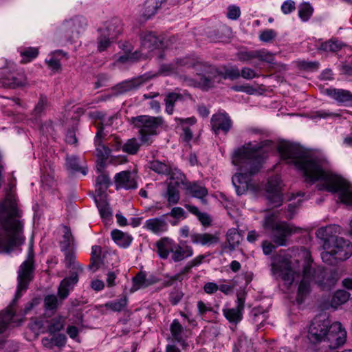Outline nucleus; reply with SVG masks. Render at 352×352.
Returning <instances> with one entry per match:
<instances>
[{
	"label": "nucleus",
	"instance_id": "nucleus-1",
	"mask_svg": "<svg viewBox=\"0 0 352 352\" xmlns=\"http://www.w3.org/2000/svg\"><path fill=\"white\" fill-rule=\"evenodd\" d=\"M278 151L283 158L303 171L306 182H322L317 185L319 190L338 193L342 203L352 206V185L341 176L324 170L320 160L309 155L298 145L287 142L279 145Z\"/></svg>",
	"mask_w": 352,
	"mask_h": 352
},
{
	"label": "nucleus",
	"instance_id": "nucleus-2",
	"mask_svg": "<svg viewBox=\"0 0 352 352\" xmlns=\"http://www.w3.org/2000/svg\"><path fill=\"white\" fill-rule=\"evenodd\" d=\"M266 154L263 142H248L234 151L232 163L239 167L240 173L232 177V182L238 195L244 194L250 187V177L259 171Z\"/></svg>",
	"mask_w": 352,
	"mask_h": 352
},
{
	"label": "nucleus",
	"instance_id": "nucleus-3",
	"mask_svg": "<svg viewBox=\"0 0 352 352\" xmlns=\"http://www.w3.org/2000/svg\"><path fill=\"white\" fill-rule=\"evenodd\" d=\"M336 282L337 278L331 272L325 270L320 267L315 268L307 263L302 267V278L297 291L296 301L298 304L304 302L311 292L312 283H316L321 289L329 290L336 285Z\"/></svg>",
	"mask_w": 352,
	"mask_h": 352
},
{
	"label": "nucleus",
	"instance_id": "nucleus-4",
	"mask_svg": "<svg viewBox=\"0 0 352 352\" xmlns=\"http://www.w3.org/2000/svg\"><path fill=\"white\" fill-rule=\"evenodd\" d=\"M34 252L32 247L30 248L27 259L19 266L18 272V288L14 299L5 313H0V333L3 332L8 324L15 315L13 307L16 300L21 297V292L28 289L29 283L34 277Z\"/></svg>",
	"mask_w": 352,
	"mask_h": 352
},
{
	"label": "nucleus",
	"instance_id": "nucleus-5",
	"mask_svg": "<svg viewBox=\"0 0 352 352\" xmlns=\"http://www.w3.org/2000/svg\"><path fill=\"white\" fill-rule=\"evenodd\" d=\"M130 123L138 129V138L143 146H150L153 142V138L157 135V129L162 124L161 117L142 115L132 117Z\"/></svg>",
	"mask_w": 352,
	"mask_h": 352
},
{
	"label": "nucleus",
	"instance_id": "nucleus-6",
	"mask_svg": "<svg viewBox=\"0 0 352 352\" xmlns=\"http://www.w3.org/2000/svg\"><path fill=\"white\" fill-rule=\"evenodd\" d=\"M157 252L162 258H167L169 253H172V259L175 262L184 260L192 255V249L186 245L185 242L175 243L173 240L164 238L156 243Z\"/></svg>",
	"mask_w": 352,
	"mask_h": 352
},
{
	"label": "nucleus",
	"instance_id": "nucleus-7",
	"mask_svg": "<svg viewBox=\"0 0 352 352\" xmlns=\"http://www.w3.org/2000/svg\"><path fill=\"white\" fill-rule=\"evenodd\" d=\"M78 281V274L77 272H72L70 276L62 280L58 289V295L60 299V302L55 295H47L44 299L45 309L52 311L56 310L59 303L60 304L62 300L68 296L69 292L74 288Z\"/></svg>",
	"mask_w": 352,
	"mask_h": 352
},
{
	"label": "nucleus",
	"instance_id": "nucleus-8",
	"mask_svg": "<svg viewBox=\"0 0 352 352\" xmlns=\"http://www.w3.org/2000/svg\"><path fill=\"white\" fill-rule=\"evenodd\" d=\"M195 74L198 79V87L203 90H208L219 82V72L217 69L206 63L199 64L196 67Z\"/></svg>",
	"mask_w": 352,
	"mask_h": 352
},
{
	"label": "nucleus",
	"instance_id": "nucleus-9",
	"mask_svg": "<svg viewBox=\"0 0 352 352\" xmlns=\"http://www.w3.org/2000/svg\"><path fill=\"white\" fill-rule=\"evenodd\" d=\"M331 321L326 314H320L314 318L311 322L307 337L312 343L325 341L329 331Z\"/></svg>",
	"mask_w": 352,
	"mask_h": 352
},
{
	"label": "nucleus",
	"instance_id": "nucleus-10",
	"mask_svg": "<svg viewBox=\"0 0 352 352\" xmlns=\"http://www.w3.org/2000/svg\"><path fill=\"white\" fill-rule=\"evenodd\" d=\"M300 228H296L285 221L277 223L270 231V239L276 246H286L288 238L293 234L298 232Z\"/></svg>",
	"mask_w": 352,
	"mask_h": 352
},
{
	"label": "nucleus",
	"instance_id": "nucleus-11",
	"mask_svg": "<svg viewBox=\"0 0 352 352\" xmlns=\"http://www.w3.org/2000/svg\"><path fill=\"white\" fill-rule=\"evenodd\" d=\"M87 25V22L85 18L75 17L63 23L62 31L69 41L74 42L78 38L81 30H83Z\"/></svg>",
	"mask_w": 352,
	"mask_h": 352
},
{
	"label": "nucleus",
	"instance_id": "nucleus-12",
	"mask_svg": "<svg viewBox=\"0 0 352 352\" xmlns=\"http://www.w3.org/2000/svg\"><path fill=\"white\" fill-rule=\"evenodd\" d=\"M1 82L5 87L16 89L25 86L27 78L23 72L6 68L2 71Z\"/></svg>",
	"mask_w": 352,
	"mask_h": 352
},
{
	"label": "nucleus",
	"instance_id": "nucleus-13",
	"mask_svg": "<svg viewBox=\"0 0 352 352\" xmlns=\"http://www.w3.org/2000/svg\"><path fill=\"white\" fill-rule=\"evenodd\" d=\"M346 340V331L342 327L339 322H336L330 324L329 331L325 338V341L328 342V347L330 349H336L343 345Z\"/></svg>",
	"mask_w": 352,
	"mask_h": 352
},
{
	"label": "nucleus",
	"instance_id": "nucleus-14",
	"mask_svg": "<svg viewBox=\"0 0 352 352\" xmlns=\"http://www.w3.org/2000/svg\"><path fill=\"white\" fill-rule=\"evenodd\" d=\"M103 136V129L101 127L98 129L96 133V135L94 140L96 146V155L97 157L96 160V169L97 171H102L105 169L107 166V160H108L111 149L107 146H104L102 143V138Z\"/></svg>",
	"mask_w": 352,
	"mask_h": 352
},
{
	"label": "nucleus",
	"instance_id": "nucleus-15",
	"mask_svg": "<svg viewBox=\"0 0 352 352\" xmlns=\"http://www.w3.org/2000/svg\"><path fill=\"white\" fill-rule=\"evenodd\" d=\"M236 56L240 61L251 62L254 59L267 63H274V54L265 49L258 50H242L237 53Z\"/></svg>",
	"mask_w": 352,
	"mask_h": 352
},
{
	"label": "nucleus",
	"instance_id": "nucleus-16",
	"mask_svg": "<svg viewBox=\"0 0 352 352\" xmlns=\"http://www.w3.org/2000/svg\"><path fill=\"white\" fill-rule=\"evenodd\" d=\"M184 180H186L185 175L181 173L172 174L170 177V182L168 184L166 197L170 205L176 204L180 199L178 186L180 184L184 185Z\"/></svg>",
	"mask_w": 352,
	"mask_h": 352
},
{
	"label": "nucleus",
	"instance_id": "nucleus-17",
	"mask_svg": "<svg viewBox=\"0 0 352 352\" xmlns=\"http://www.w3.org/2000/svg\"><path fill=\"white\" fill-rule=\"evenodd\" d=\"M340 228L336 225H331L319 228L316 232V236L323 241V248L329 249L332 243L339 237L337 234L340 233Z\"/></svg>",
	"mask_w": 352,
	"mask_h": 352
},
{
	"label": "nucleus",
	"instance_id": "nucleus-18",
	"mask_svg": "<svg viewBox=\"0 0 352 352\" xmlns=\"http://www.w3.org/2000/svg\"><path fill=\"white\" fill-rule=\"evenodd\" d=\"M332 250L334 251L336 258L343 261L352 255V244L348 240L340 237L332 243Z\"/></svg>",
	"mask_w": 352,
	"mask_h": 352
},
{
	"label": "nucleus",
	"instance_id": "nucleus-19",
	"mask_svg": "<svg viewBox=\"0 0 352 352\" xmlns=\"http://www.w3.org/2000/svg\"><path fill=\"white\" fill-rule=\"evenodd\" d=\"M115 184L117 188H122L129 190L135 189L138 187L135 174L129 170L117 173L115 176Z\"/></svg>",
	"mask_w": 352,
	"mask_h": 352
},
{
	"label": "nucleus",
	"instance_id": "nucleus-20",
	"mask_svg": "<svg viewBox=\"0 0 352 352\" xmlns=\"http://www.w3.org/2000/svg\"><path fill=\"white\" fill-rule=\"evenodd\" d=\"M212 129L215 134H218L220 131L227 133L231 126L232 120L226 113H217L212 116L210 120Z\"/></svg>",
	"mask_w": 352,
	"mask_h": 352
},
{
	"label": "nucleus",
	"instance_id": "nucleus-21",
	"mask_svg": "<svg viewBox=\"0 0 352 352\" xmlns=\"http://www.w3.org/2000/svg\"><path fill=\"white\" fill-rule=\"evenodd\" d=\"M141 44L143 48L148 50L160 49L165 47L164 40L151 32H144L140 35Z\"/></svg>",
	"mask_w": 352,
	"mask_h": 352
},
{
	"label": "nucleus",
	"instance_id": "nucleus-22",
	"mask_svg": "<svg viewBox=\"0 0 352 352\" xmlns=\"http://www.w3.org/2000/svg\"><path fill=\"white\" fill-rule=\"evenodd\" d=\"M144 82L142 76L134 78L131 80L122 81L115 85L112 89L117 95L123 94L128 91L138 89Z\"/></svg>",
	"mask_w": 352,
	"mask_h": 352
},
{
	"label": "nucleus",
	"instance_id": "nucleus-23",
	"mask_svg": "<svg viewBox=\"0 0 352 352\" xmlns=\"http://www.w3.org/2000/svg\"><path fill=\"white\" fill-rule=\"evenodd\" d=\"M184 186L192 197L200 199L204 204H207V201L204 199L208 195V190L206 187L200 186L197 183H191L185 180H184Z\"/></svg>",
	"mask_w": 352,
	"mask_h": 352
},
{
	"label": "nucleus",
	"instance_id": "nucleus-24",
	"mask_svg": "<svg viewBox=\"0 0 352 352\" xmlns=\"http://www.w3.org/2000/svg\"><path fill=\"white\" fill-rule=\"evenodd\" d=\"M166 215L148 219L145 228L155 234H160L167 230L168 224L165 219Z\"/></svg>",
	"mask_w": 352,
	"mask_h": 352
},
{
	"label": "nucleus",
	"instance_id": "nucleus-25",
	"mask_svg": "<svg viewBox=\"0 0 352 352\" xmlns=\"http://www.w3.org/2000/svg\"><path fill=\"white\" fill-rule=\"evenodd\" d=\"M100 28L104 30L107 35L115 38L122 32L121 21L119 19L113 18L106 21Z\"/></svg>",
	"mask_w": 352,
	"mask_h": 352
},
{
	"label": "nucleus",
	"instance_id": "nucleus-26",
	"mask_svg": "<svg viewBox=\"0 0 352 352\" xmlns=\"http://www.w3.org/2000/svg\"><path fill=\"white\" fill-rule=\"evenodd\" d=\"M327 94L340 103H346L352 101V93L348 90L341 89H328Z\"/></svg>",
	"mask_w": 352,
	"mask_h": 352
},
{
	"label": "nucleus",
	"instance_id": "nucleus-27",
	"mask_svg": "<svg viewBox=\"0 0 352 352\" xmlns=\"http://www.w3.org/2000/svg\"><path fill=\"white\" fill-rule=\"evenodd\" d=\"M50 107L48 98L45 95H40L38 100L32 111L33 119L37 120L45 114L46 109Z\"/></svg>",
	"mask_w": 352,
	"mask_h": 352
},
{
	"label": "nucleus",
	"instance_id": "nucleus-28",
	"mask_svg": "<svg viewBox=\"0 0 352 352\" xmlns=\"http://www.w3.org/2000/svg\"><path fill=\"white\" fill-rule=\"evenodd\" d=\"M192 242L194 243H199L202 245H211L216 243L219 241V238L216 235L208 233L204 234H192L190 235Z\"/></svg>",
	"mask_w": 352,
	"mask_h": 352
},
{
	"label": "nucleus",
	"instance_id": "nucleus-29",
	"mask_svg": "<svg viewBox=\"0 0 352 352\" xmlns=\"http://www.w3.org/2000/svg\"><path fill=\"white\" fill-rule=\"evenodd\" d=\"M65 165L67 169L72 173L80 172L83 175H85L87 173V168L80 166L78 157L75 155H67Z\"/></svg>",
	"mask_w": 352,
	"mask_h": 352
},
{
	"label": "nucleus",
	"instance_id": "nucleus-30",
	"mask_svg": "<svg viewBox=\"0 0 352 352\" xmlns=\"http://www.w3.org/2000/svg\"><path fill=\"white\" fill-rule=\"evenodd\" d=\"M165 1L166 0H146L142 13L144 17L146 19H148L151 16L154 15Z\"/></svg>",
	"mask_w": 352,
	"mask_h": 352
},
{
	"label": "nucleus",
	"instance_id": "nucleus-31",
	"mask_svg": "<svg viewBox=\"0 0 352 352\" xmlns=\"http://www.w3.org/2000/svg\"><path fill=\"white\" fill-rule=\"evenodd\" d=\"M67 338L65 335L59 333L54 335L52 338H43L42 339L43 345L48 349H52L54 346L62 347L65 345Z\"/></svg>",
	"mask_w": 352,
	"mask_h": 352
},
{
	"label": "nucleus",
	"instance_id": "nucleus-32",
	"mask_svg": "<svg viewBox=\"0 0 352 352\" xmlns=\"http://www.w3.org/2000/svg\"><path fill=\"white\" fill-rule=\"evenodd\" d=\"M95 201L100 212L101 217L109 220L112 216V212L108 202L103 195H99V199L96 198Z\"/></svg>",
	"mask_w": 352,
	"mask_h": 352
},
{
	"label": "nucleus",
	"instance_id": "nucleus-33",
	"mask_svg": "<svg viewBox=\"0 0 352 352\" xmlns=\"http://www.w3.org/2000/svg\"><path fill=\"white\" fill-rule=\"evenodd\" d=\"M104 170L105 169L102 171H98L99 175L96 180L97 187L96 191L98 192L99 195H102L111 183L109 175L105 173Z\"/></svg>",
	"mask_w": 352,
	"mask_h": 352
},
{
	"label": "nucleus",
	"instance_id": "nucleus-34",
	"mask_svg": "<svg viewBox=\"0 0 352 352\" xmlns=\"http://www.w3.org/2000/svg\"><path fill=\"white\" fill-rule=\"evenodd\" d=\"M111 236L118 245L124 248L128 247L132 241V237L130 235L118 230H113L111 232Z\"/></svg>",
	"mask_w": 352,
	"mask_h": 352
},
{
	"label": "nucleus",
	"instance_id": "nucleus-35",
	"mask_svg": "<svg viewBox=\"0 0 352 352\" xmlns=\"http://www.w3.org/2000/svg\"><path fill=\"white\" fill-rule=\"evenodd\" d=\"M223 314L230 323L235 324H237L243 318V311L236 307L223 309Z\"/></svg>",
	"mask_w": 352,
	"mask_h": 352
},
{
	"label": "nucleus",
	"instance_id": "nucleus-36",
	"mask_svg": "<svg viewBox=\"0 0 352 352\" xmlns=\"http://www.w3.org/2000/svg\"><path fill=\"white\" fill-rule=\"evenodd\" d=\"M182 99L183 96L180 94L175 92L168 93L164 99L166 111L169 115L173 114L175 102L177 100H182Z\"/></svg>",
	"mask_w": 352,
	"mask_h": 352
},
{
	"label": "nucleus",
	"instance_id": "nucleus-37",
	"mask_svg": "<svg viewBox=\"0 0 352 352\" xmlns=\"http://www.w3.org/2000/svg\"><path fill=\"white\" fill-rule=\"evenodd\" d=\"M98 32L100 35L97 38L98 50L99 52L104 51L107 49L114 38L107 35L104 29L98 28Z\"/></svg>",
	"mask_w": 352,
	"mask_h": 352
},
{
	"label": "nucleus",
	"instance_id": "nucleus-38",
	"mask_svg": "<svg viewBox=\"0 0 352 352\" xmlns=\"http://www.w3.org/2000/svg\"><path fill=\"white\" fill-rule=\"evenodd\" d=\"M142 143L135 138H133L126 140L122 145V151L129 155H135L138 153Z\"/></svg>",
	"mask_w": 352,
	"mask_h": 352
},
{
	"label": "nucleus",
	"instance_id": "nucleus-39",
	"mask_svg": "<svg viewBox=\"0 0 352 352\" xmlns=\"http://www.w3.org/2000/svg\"><path fill=\"white\" fill-rule=\"evenodd\" d=\"M149 168L159 174L169 175L170 177L171 176L172 174H175V173H173L171 170L170 168L167 164L162 163L158 160H153L152 162H150ZM177 175V173H176V175Z\"/></svg>",
	"mask_w": 352,
	"mask_h": 352
},
{
	"label": "nucleus",
	"instance_id": "nucleus-40",
	"mask_svg": "<svg viewBox=\"0 0 352 352\" xmlns=\"http://www.w3.org/2000/svg\"><path fill=\"white\" fill-rule=\"evenodd\" d=\"M64 234L60 242L61 250H72L74 243V238L71 230L67 226H64Z\"/></svg>",
	"mask_w": 352,
	"mask_h": 352
},
{
	"label": "nucleus",
	"instance_id": "nucleus-41",
	"mask_svg": "<svg viewBox=\"0 0 352 352\" xmlns=\"http://www.w3.org/2000/svg\"><path fill=\"white\" fill-rule=\"evenodd\" d=\"M65 325V319L62 316H56L49 321L47 327L48 331L50 334H54L62 330Z\"/></svg>",
	"mask_w": 352,
	"mask_h": 352
},
{
	"label": "nucleus",
	"instance_id": "nucleus-42",
	"mask_svg": "<svg viewBox=\"0 0 352 352\" xmlns=\"http://www.w3.org/2000/svg\"><path fill=\"white\" fill-rule=\"evenodd\" d=\"M342 46L343 43L341 41L337 39H331L322 43L318 50L324 52H336L340 50Z\"/></svg>",
	"mask_w": 352,
	"mask_h": 352
},
{
	"label": "nucleus",
	"instance_id": "nucleus-43",
	"mask_svg": "<svg viewBox=\"0 0 352 352\" xmlns=\"http://www.w3.org/2000/svg\"><path fill=\"white\" fill-rule=\"evenodd\" d=\"M241 235L235 229H230L227 232V241L228 242V248L233 251L241 241Z\"/></svg>",
	"mask_w": 352,
	"mask_h": 352
},
{
	"label": "nucleus",
	"instance_id": "nucleus-44",
	"mask_svg": "<svg viewBox=\"0 0 352 352\" xmlns=\"http://www.w3.org/2000/svg\"><path fill=\"white\" fill-rule=\"evenodd\" d=\"M176 67H177V69L180 67H186V68H192L194 72H196V67L199 64H201V62L197 61L189 57H184L182 58H177L175 60Z\"/></svg>",
	"mask_w": 352,
	"mask_h": 352
},
{
	"label": "nucleus",
	"instance_id": "nucleus-45",
	"mask_svg": "<svg viewBox=\"0 0 352 352\" xmlns=\"http://www.w3.org/2000/svg\"><path fill=\"white\" fill-rule=\"evenodd\" d=\"M58 54H63L65 56L66 54L61 50H58L54 52L50 59L45 60L49 68L54 72H60L61 71V64L60 63L59 60L56 57V55Z\"/></svg>",
	"mask_w": 352,
	"mask_h": 352
},
{
	"label": "nucleus",
	"instance_id": "nucleus-46",
	"mask_svg": "<svg viewBox=\"0 0 352 352\" xmlns=\"http://www.w3.org/2000/svg\"><path fill=\"white\" fill-rule=\"evenodd\" d=\"M170 330L173 338L178 342H182L184 333V327L177 319L173 320L170 324Z\"/></svg>",
	"mask_w": 352,
	"mask_h": 352
},
{
	"label": "nucleus",
	"instance_id": "nucleus-47",
	"mask_svg": "<svg viewBox=\"0 0 352 352\" xmlns=\"http://www.w3.org/2000/svg\"><path fill=\"white\" fill-rule=\"evenodd\" d=\"M349 298V294L344 290H338L335 292L331 299V305L336 307L344 302Z\"/></svg>",
	"mask_w": 352,
	"mask_h": 352
},
{
	"label": "nucleus",
	"instance_id": "nucleus-48",
	"mask_svg": "<svg viewBox=\"0 0 352 352\" xmlns=\"http://www.w3.org/2000/svg\"><path fill=\"white\" fill-rule=\"evenodd\" d=\"M126 303L127 298L126 296H123L120 299L107 302L104 306L106 308L109 309L113 311H120L126 307Z\"/></svg>",
	"mask_w": 352,
	"mask_h": 352
},
{
	"label": "nucleus",
	"instance_id": "nucleus-49",
	"mask_svg": "<svg viewBox=\"0 0 352 352\" xmlns=\"http://www.w3.org/2000/svg\"><path fill=\"white\" fill-rule=\"evenodd\" d=\"M281 183L279 176L272 177L267 184V192H281Z\"/></svg>",
	"mask_w": 352,
	"mask_h": 352
},
{
	"label": "nucleus",
	"instance_id": "nucleus-50",
	"mask_svg": "<svg viewBox=\"0 0 352 352\" xmlns=\"http://www.w3.org/2000/svg\"><path fill=\"white\" fill-rule=\"evenodd\" d=\"M267 199L272 208H276L282 205L283 196L281 192H267Z\"/></svg>",
	"mask_w": 352,
	"mask_h": 352
},
{
	"label": "nucleus",
	"instance_id": "nucleus-51",
	"mask_svg": "<svg viewBox=\"0 0 352 352\" xmlns=\"http://www.w3.org/2000/svg\"><path fill=\"white\" fill-rule=\"evenodd\" d=\"M334 251L332 250V246L329 249L324 248V251L321 253V258L324 263L329 265H335L337 261H339L334 256Z\"/></svg>",
	"mask_w": 352,
	"mask_h": 352
},
{
	"label": "nucleus",
	"instance_id": "nucleus-52",
	"mask_svg": "<svg viewBox=\"0 0 352 352\" xmlns=\"http://www.w3.org/2000/svg\"><path fill=\"white\" fill-rule=\"evenodd\" d=\"M65 254V263L67 268L77 269L76 265V257L72 250H61Z\"/></svg>",
	"mask_w": 352,
	"mask_h": 352
},
{
	"label": "nucleus",
	"instance_id": "nucleus-53",
	"mask_svg": "<svg viewBox=\"0 0 352 352\" xmlns=\"http://www.w3.org/2000/svg\"><path fill=\"white\" fill-rule=\"evenodd\" d=\"M38 54V50L35 47H28L21 52V55L23 57L21 63H28L32 59L36 58Z\"/></svg>",
	"mask_w": 352,
	"mask_h": 352
},
{
	"label": "nucleus",
	"instance_id": "nucleus-54",
	"mask_svg": "<svg viewBox=\"0 0 352 352\" xmlns=\"http://www.w3.org/2000/svg\"><path fill=\"white\" fill-rule=\"evenodd\" d=\"M313 13V8L307 3H302L299 7L298 15L303 21H307Z\"/></svg>",
	"mask_w": 352,
	"mask_h": 352
},
{
	"label": "nucleus",
	"instance_id": "nucleus-55",
	"mask_svg": "<svg viewBox=\"0 0 352 352\" xmlns=\"http://www.w3.org/2000/svg\"><path fill=\"white\" fill-rule=\"evenodd\" d=\"M277 36V33L272 29H267L260 32L259 39L264 43H272Z\"/></svg>",
	"mask_w": 352,
	"mask_h": 352
},
{
	"label": "nucleus",
	"instance_id": "nucleus-56",
	"mask_svg": "<svg viewBox=\"0 0 352 352\" xmlns=\"http://www.w3.org/2000/svg\"><path fill=\"white\" fill-rule=\"evenodd\" d=\"M223 78L235 80L239 78L240 71L236 66H232L225 69L224 73L221 74Z\"/></svg>",
	"mask_w": 352,
	"mask_h": 352
},
{
	"label": "nucleus",
	"instance_id": "nucleus-57",
	"mask_svg": "<svg viewBox=\"0 0 352 352\" xmlns=\"http://www.w3.org/2000/svg\"><path fill=\"white\" fill-rule=\"evenodd\" d=\"M281 277L285 284L291 285L294 281V272L289 265H287L285 269L281 271Z\"/></svg>",
	"mask_w": 352,
	"mask_h": 352
},
{
	"label": "nucleus",
	"instance_id": "nucleus-58",
	"mask_svg": "<svg viewBox=\"0 0 352 352\" xmlns=\"http://www.w3.org/2000/svg\"><path fill=\"white\" fill-rule=\"evenodd\" d=\"M179 80L184 85L190 87H198V79L191 78L186 74H179L178 76Z\"/></svg>",
	"mask_w": 352,
	"mask_h": 352
},
{
	"label": "nucleus",
	"instance_id": "nucleus-59",
	"mask_svg": "<svg viewBox=\"0 0 352 352\" xmlns=\"http://www.w3.org/2000/svg\"><path fill=\"white\" fill-rule=\"evenodd\" d=\"M160 73L164 75H170L177 73V67L175 63L170 64H163L160 67Z\"/></svg>",
	"mask_w": 352,
	"mask_h": 352
},
{
	"label": "nucleus",
	"instance_id": "nucleus-60",
	"mask_svg": "<svg viewBox=\"0 0 352 352\" xmlns=\"http://www.w3.org/2000/svg\"><path fill=\"white\" fill-rule=\"evenodd\" d=\"M184 293L179 289H174L169 295V300L173 305H176L184 296Z\"/></svg>",
	"mask_w": 352,
	"mask_h": 352
},
{
	"label": "nucleus",
	"instance_id": "nucleus-61",
	"mask_svg": "<svg viewBox=\"0 0 352 352\" xmlns=\"http://www.w3.org/2000/svg\"><path fill=\"white\" fill-rule=\"evenodd\" d=\"M145 278V274L142 272L138 273L133 278V290H138L141 288H144V281Z\"/></svg>",
	"mask_w": 352,
	"mask_h": 352
},
{
	"label": "nucleus",
	"instance_id": "nucleus-62",
	"mask_svg": "<svg viewBox=\"0 0 352 352\" xmlns=\"http://www.w3.org/2000/svg\"><path fill=\"white\" fill-rule=\"evenodd\" d=\"M241 15V10L238 6H230L228 8L227 17L231 20H236Z\"/></svg>",
	"mask_w": 352,
	"mask_h": 352
},
{
	"label": "nucleus",
	"instance_id": "nucleus-63",
	"mask_svg": "<svg viewBox=\"0 0 352 352\" xmlns=\"http://www.w3.org/2000/svg\"><path fill=\"white\" fill-rule=\"evenodd\" d=\"M165 215L166 216L170 215V216H171L175 219H181V218H182V219L186 218V212H185L184 210L181 207L173 208L169 213H168Z\"/></svg>",
	"mask_w": 352,
	"mask_h": 352
},
{
	"label": "nucleus",
	"instance_id": "nucleus-64",
	"mask_svg": "<svg viewBox=\"0 0 352 352\" xmlns=\"http://www.w3.org/2000/svg\"><path fill=\"white\" fill-rule=\"evenodd\" d=\"M295 2L292 0L285 1L281 6V10L285 14L291 13L295 10Z\"/></svg>",
	"mask_w": 352,
	"mask_h": 352
}]
</instances>
